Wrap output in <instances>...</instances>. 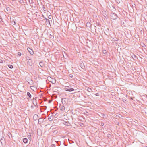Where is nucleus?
I'll return each mask as SVG.
<instances>
[{
	"label": "nucleus",
	"mask_w": 147,
	"mask_h": 147,
	"mask_svg": "<svg viewBox=\"0 0 147 147\" xmlns=\"http://www.w3.org/2000/svg\"><path fill=\"white\" fill-rule=\"evenodd\" d=\"M71 86H65L64 89L66 91L71 92L74 90V89L73 88H71Z\"/></svg>",
	"instance_id": "nucleus-1"
},
{
	"label": "nucleus",
	"mask_w": 147,
	"mask_h": 147,
	"mask_svg": "<svg viewBox=\"0 0 147 147\" xmlns=\"http://www.w3.org/2000/svg\"><path fill=\"white\" fill-rule=\"evenodd\" d=\"M110 16L111 18L113 20H115L118 17L117 16L116 14L113 13H111Z\"/></svg>",
	"instance_id": "nucleus-2"
},
{
	"label": "nucleus",
	"mask_w": 147,
	"mask_h": 147,
	"mask_svg": "<svg viewBox=\"0 0 147 147\" xmlns=\"http://www.w3.org/2000/svg\"><path fill=\"white\" fill-rule=\"evenodd\" d=\"M27 59L28 60L27 64L29 66H31L32 65V60L29 59V57H28Z\"/></svg>",
	"instance_id": "nucleus-3"
},
{
	"label": "nucleus",
	"mask_w": 147,
	"mask_h": 147,
	"mask_svg": "<svg viewBox=\"0 0 147 147\" xmlns=\"http://www.w3.org/2000/svg\"><path fill=\"white\" fill-rule=\"evenodd\" d=\"M67 99L66 98H63L61 99V102L63 105H65L66 104V103L67 102Z\"/></svg>",
	"instance_id": "nucleus-4"
},
{
	"label": "nucleus",
	"mask_w": 147,
	"mask_h": 147,
	"mask_svg": "<svg viewBox=\"0 0 147 147\" xmlns=\"http://www.w3.org/2000/svg\"><path fill=\"white\" fill-rule=\"evenodd\" d=\"M27 81L31 85H33V81L30 78L28 79Z\"/></svg>",
	"instance_id": "nucleus-5"
},
{
	"label": "nucleus",
	"mask_w": 147,
	"mask_h": 147,
	"mask_svg": "<svg viewBox=\"0 0 147 147\" xmlns=\"http://www.w3.org/2000/svg\"><path fill=\"white\" fill-rule=\"evenodd\" d=\"M59 108L60 110L62 111H64L65 109V107L64 105H62L61 104H60Z\"/></svg>",
	"instance_id": "nucleus-6"
},
{
	"label": "nucleus",
	"mask_w": 147,
	"mask_h": 147,
	"mask_svg": "<svg viewBox=\"0 0 147 147\" xmlns=\"http://www.w3.org/2000/svg\"><path fill=\"white\" fill-rule=\"evenodd\" d=\"M27 50L31 55H33V51L30 48H28Z\"/></svg>",
	"instance_id": "nucleus-7"
},
{
	"label": "nucleus",
	"mask_w": 147,
	"mask_h": 147,
	"mask_svg": "<svg viewBox=\"0 0 147 147\" xmlns=\"http://www.w3.org/2000/svg\"><path fill=\"white\" fill-rule=\"evenodd\" d=\"M38 118V115L37 114H35L33 116V119L34 121H36Z\"/></svg>",
	"instance_id": "nucleus-8"
},
{
	"label": "nucleus",
	"mask_w": 147,
	"mask_h": 147,
	"mask_svg": "<svg viewBox=\"0 0 147 147\" xmlns=\"http://www.w3.org/2000/svg\"><path fill=\"white\" fill-rule=\"evenodd\" d=\"M33 103L34 104V105L35 106H36L37 105V102L36 101V99L34 98H33Z\"/></svg>",
	"instance_id": "nucleus-9"
},
{
	"label": "nucleus",
	"mask_w": 147,
	"mask_h": 147,
	"mask_svg": "<svg viewBox=\"0 0 147 147\" xmlns=\"http://www.w3.org/2000/svg\"><path fill=\"white\" fill-rule=\"evenodd\" d=\"M80 66L82 69H85V66L83 63H80Z\"/></svg>",
	"instance_id": "nucleus-10"
},
{
	"label": "nucleus",
	"mask_w": 147,
	"mask_h": 147,
	"mask_svg": "<svg viewBox=\"0 0 147 147\" xmlns=\"http://www.w3.org/2000/svg\"><path fill=\"white\" fill-rule=\"evenodd\" d=\"M28 141V139L26 138H24L23 139V142L25 144L27 143Z\"/></svg>",
	"instance_id": "nucleus-11"
},
{
	"label": "nucleus",
	"mask_w": 147,
	"mask_h": 147,
	"mask_svg": "<svg viewBox=\"0 0 147 147\" xmlns=\"http://www.w3.org/2000/svg\"><path fill=\"white\" fill-rule=\"evenodd\" d=\"M39 65L41 67H42L44 66V63L42 62H40L39 63Z\"/></svg>",
	"instance_id": "nucleus-12"
},
{
	"label": "nucleus",
	"mask_w": 147,
	"mask_h": 147,
	"mask_svg": "<svg viewBox=\"0 0 147 147\" xmlns=\"http://www.w3.org/2000/svg\"><path fill=\"white\" fill-rule=\"evenodd\" d=\"M53 119V116H51L50 117H49L48 118V120L49 121H52Z\"/></svg>",
	"instance_id": "nucleus-13"
},
{
	"label": "nucleus",
	"mask_w": 147,
	"mask_h": 147,
	"mask_svg": "<svg viewBox=\"0 0 147 147\" xmlns=\"http://www.w3.org/2000/svg\"><path fill=\"white\" fill-rule=\"evenodd\" d=\"M43 121V120L42 118L39 119L38 120V123L39 124L41 123Z\"/></svg>",
	"instance_id": "nucleus-14"
},
{
	"label": "nucleus",
	"mask_w": 147,
	"mask_h": 147,
	"mask_svg": "<svg viewBox=\"0 0 147 147\" xmlns=\"http://www.w3.org/2000/svg\"><path fill=\"white\" fill-rule=\"evenodd\" d=\"M52 80H51L50 82L53 84H55L56 83V81L54 78L51 79Z\"/></svg>",
	"instance_id": "nucleus-15"
},
{
	"label": "nucleus",
	"mask_w": 147,
	"mask_h": 147,
	"mask_svg": "<svg viewBox=\"0 0 147 147\" xmlns=\"http://www.w3.org/2000/svg\"><path fill=\"white\" fill-rule=\"evenodd\" d=\"M27 95L28 96L29 98H31L32 96L30 92H28L27 93Z\"/></svg>",
	"instance_id": "nucleus-16"
},
{
	"label": "nucleus",
	"mask_w": 147,
	"mask_h": 147,
	"mask_svg": "<svg viewBox=\"0 0 147 147\" xmlns=\"http://www.w3.org/2000/svg\"><path fill=\"white\" fill-rule=\"evenodd\" d=\"M46 22L47 24L49 25L50 24L49 20L48 19H46Z\"/></svg>",
	"instance_id": "nucleus-17"
},
{
	"label": "nucleus",
	"mask_w": 147,
	"mask_h": 147,
	"mask_svg": "<svg viewBox=\"0 0 147 147\" xmlns=\"http://www.w3.org/2000/svg\"><path fill=\"white\" fill-rule=\"evenodd\" d=\"M87 90L89 92H92V90L91 88L88 87L87 88Z\"/></svg>",
	"instance_id": "nucleus-18"
},
{
	"label": "nucleus",
	"mask_w": 147,
	"mask_h": 147,
	"mask_svg": "<svg viewBox=\"0 0 147 147\" xmlns=\"http://www.w3.org/2000/svg\"><path fill=\"white\" fill-rule=\"evenodd\" d=\"M11 23L13 25H15L16 24V22L14 20H11Z\"/></svg>",
	"instance_id": "nucleus-19"
},
{
	"label": "nucleus",
	"mask_w": 147,
	"mask_h": 147,
	"mask_svg": "<svg viewBox=\"0 0 147 147\" xmlns=\"http://www.w3.org/2000/svg\"><path fill=\"white\" fill-rule=\"evenodd\" d=\"M8 66L9 67L10 69H12L13 67V66L12 65H8Z\"/></svg>",
	"instance_id": "nucleus-20"
},
{
	"label": "nucleus",
	"mask_w": 147,
	"mask_h": 147,
	"mask_svg": "<svg viewBox=\"0 0 147 147\" xmlns=\"http://www.w3.org/2000/svg\"><path fill=\"white\" fill-rule=\"evenodd\" d=\"M64 125H67V126H69V125H68V124H69V123L67 122H65V123H64Z\"/></svg>",
	"instance_id": "nucleus-21"
},
{
	"label": "nucleus",
	"mask_w": 147,
	"mask_h": 147,
	"mask_svg": "<svg viewBox=\"0 0 147 147\" xmlns=\"http://www.w3.org/2000/svg\"><path fill=\"white\" fill-rule=\"evenodd\" d=\"M27 137L30 140V139H31L30 134L29 135H28L27 136Z\"/></svg>",
	"instance_id": "nucleus-22"
},
{
	"label": "nucleus",
	"mask_w": 147,
	"mask_h": 147,
	"mask_svg": "<svg viewBox=\"0 0 147 147\" xmlns=\"http://www.w3.org/2000/svg\"><path fill=\"white\" fill-rule=\"evenodd\" d=\"M18 54L19 56H20L21 55V53L20 52H18Z\"/></svg>",
	"instance_id": "nucleus-23"
},
{
	"label": "nucleus",
	"mask_w": 147,
	"mask_h": 147,
	"mask_svg": "<svg viewBox=\"0 0 147 147\" xmlns=\"http://www.w3.org/2000/svg\"><path fill=\"white\" fill-rule=\"evenodd\" d=\"M88 113L87 111H86L84 112V114H85L87 115H88Z\"/></svg>",
	"instance_id": "nucleus-24"
},
{
	"label": "nucleus",
	"mask_w": 147,
	"mask_h": 147,
	"mask_svg": "<svg viewBox=\"0 0 147 147\" xmlns=\"http://www.w3.org/2000/svg\"><path fill=\"white\" fill-rule=\"evenodd\" d=\"M103 53L105 54H106L107 53V52H106V50H104L103 51Z\"/></svg>",
	"instance_id": "nucleus-25"
},
{
	"label": "nucleus",
	"mask_w": 147,
	"mask_h": 147,
	"mask_svg": "<svg viewBox=\"0 0 147 147\" xmlns=\"http://www.w3.org/2000/svg\"><path fill=\"white\" fill-rule=\"evenodd\" d=\"M51 15H49V16H48V18H49V19H51Z\"/></svg>",
	"instance_id": "nucleus-26"
},
{
	"label": "nucleus",
	"mask_w": 147,
	"mask_h": 147,
	"mask_svg": "<svg viewBox=\"0 0 147 147\" xmlns=\"http://www.w3.org/2000/svg\"><path fill=\"white\" fill-rule=\"evenodd\" d=\"M95 95L97 96H99V93H97L95 94Z\"/></svg>",
	"instance_id": "nucleus-27"
},
{
	"label": "nucleus",
	"mask_w": 147,
	"mask_h": 147,
	"mask_svg": "<svg viewBox=\"0 0 147 147\" xmlns=\"http://www.w3.org/2000/svg\"><path fill=\"white\" fill-rule=\"evenodd\" d=\"M29 2L30 3H32V0H29Z\"/></svg>",
	"instance_id": "nucleus-28"
},
{
	"label": "nucleus",
	"mask_w": 147,
	"mask_h": 147,
	"mask_svg": "<svg viewBox=\"0 0 147 147\" xmlns=\"http://www.w3.org/2000/svg\"><path fill=\"white\" fill-rule=\"evenodd\" d=\"M69 76L71 78H72L73 76L72 74H70L69 75Z\"/></svg>",
	"instance_id": "nucleus-29"
},
{
	"label": "nucleus",
	"mask_w": 147,
	"mask_h": 147,
	"mask_svg": "<svg viewBox=\"0 0 147 147\" xmlns=\"http://www.w3.org/2000/svg\"><path fill=\"white\" fill-rule=\"evenodd\" d=\"M113 39H114V41H115H115H117V38H113Z\"/></svg>",
	"instance_id": "nucleus-30"
},
{
	"label": "nucleus",
	"mask_w": 147,
	"mask_h": 147,
	"mask_svg": "<svg viewBox=\"0 0 147 147\" xmlns=\"http://www.w3.org/2000/svg\"><path fill=\"white\" fill-rule=\"evenodd\" d=\"M104 125V124L103 123H101V125H100L101 126H103Z\"/></svg>",
	"instance_id": "nucleus-31"
},
{
	"label": "nucleus",
	"mask_w": 147,
	"mask_h": 147,
	"mask_svg": "<svg viewBox=\"0 0 147 147\" xmlns=\"http://www.w3.org/2000/svg\"><path fill=\"white\" fill-rule=\"evenodd\" d=\"M43 9V10L44 11H46V8H45V7H42Z\"/></svg>",
	"instance_id": "nucleus-32"
},
{
	"label": "nucleus",
	"mask_w": 147,
	"mask_h": 147,
	"mask_svg": "<svg viewBox=\"0 0 147 147\" xmlns=\"http://www.w3.org/2000/svg\"><path fill=\"white\" fill-rule=\"evenodd\" d=\"M105 17L106 18H107V16H105Z\"/></svg>",
	"instance_id": "nucleus-33"
},
{
	"label": "nucleus",
	"mask_w": 147,
	"mask_h": 147,
	"mask_svg": "<svg viewBox=\"0 0 147 147\" xmlns=\"http://www.w3.org/2000/svg\"><path fill=\"white\" fill-rule=\"evenodd\" d=\"M145 40H147V38H146V39H145Z\"/></svg>",
	"instance_id": "nucleus-34"
},
{
	"label": "nucleus",
	"mask_w": 147,
	"mask_h": 147,
	"mask_svg": "<svg viewBox=\"0 0 147 147\" xmlns=\"http://www.w3.org/2000/svg\"><path fill=\"white\" fill-rule=\"evenodd\" d=\"M65 54V55L67 56L66 54H65V53H64Z\"/></svg>",
	"instance_id": "nucleus-35"
},
{
	"label": "nucleus",
	"mask_w": 147,
	"mask_h": 147,
	"mask_svg": "<svg viewBox=\"0 0 147 147\" xmlns=\"http://www.w3.org/2000/svg\"><path fill=\"white\" fill-rule=\"evenodd\" d=\"M45 20H46V19H47V18H45Z\"/></svg>",
	"instance_id": "nucleus-36"
},
{
	"label": "nucleus",
	"mask_w": 147,
	"mask_h": 147,
	"mask_svg": "<svg viewBox=\"0 0 147 147\" xmlns=\"http://www.w3.org/2000/svg\"><path fill=\"white\" fill-rule=\"evenodd\" d=\"M88 22H87V24H88ZM89 23V24H90V23L89 22V23Z\"/></svg>",
	"instance_id": "nucleus-37"
},
{
	"label": "nucleus",
	"mask_w": 147,
	"mask_h": 147,
	"mask_svg": "<svg viewBox=\"0 0 147 147\" xmlns=\"http://www.w3.org/2000/svg\"><path fill=\"white\" fill-rule=\"evenodd\" d=\"M63 57H65V56H64V54H63Z\"/></svg>",
	"instance_id": "nucleus-38"
},
{
	"label": "nucleus",
	"mask_w": 147,
	"mask_h": 147,
	"mask_svg": "<svg viewBox=\"0 0 147 147\" xmlns=\"http://www.w3.org/2000/svg\"><path fill=\"white\" fill-rule=\"evenodd\" d=\"M33 107V106H31V107Z\"/></svg>",
	"instance_id": "nucleus-39"
}]
</instances>
